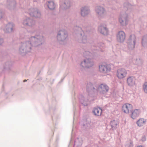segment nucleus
Returning a JSON list of instances; mask_svg holds the SVG:
<instances>
[{"label":"nucleus","mask_w":147,"mask_h":147,"mask_svg":"<svg viewBox=\"0 0 147 147\" xmlns=\"http://www.w3.org/2000/svg\"><path fill=\"white\" fill-rule=\"evenodd\" d=\"M90 12V10L87 7H84L81 9V14L83 17H84L88 15Z\"/></svg>","instance_id":"23"},{"label":"nucleus","mask_w":147,"mask_h":147,"mask_svg":"<svg viewBox=\"0 0 147 147\" xmlns=\"http://www.w3.org/2000/svg\"><path fill=\"white\" fill-rule=\"evenodd\" d=\"M134 6L131 5L128 2L125 3L124 4V10H127V11L124 13H121L119 17V21L120 25L122 26H126L128 23L127 18L128 11H132Z\"/></svg>","instance_id":"2"},{"label":"nucleus","mask_w":147,"mask_h":147,"mask_svg":"<svg viewBox=\"0 0 147 147\" xmlns=\"http://www.w3.org/2000/svg\"><path fill=\"white\" fill-rule=\"evenodd\" d=\"M80 102L84 106L87 105L88 99L87 97L84 96L82 94H80L78 96Z\"/></svg>","instance_id":"17"},{"label":"nucleus","mask_w":147,"mask_h":147,"mask_svg":"<svg viewBox=\"0 0 147 147\" xmlns=\"http://www.w3.org/2000/svg\"><path fill=\"white\" fill-rule=\"evenodd\" d=\"M146 121V120L143 118H140L137 121L136 123L138 126L141 127L145 124Z\"/></svg>","instance_id":"31"},{"label":"nucleus","mask_w":147,"mask_h":147,"mask_svg":"<svg viewBox=\"0 0 147 147\" xmlns=\"http://www.w3.org/2000/svg\"><path fill=\"white\" fill-rule=\"evenodd\" d=\"M110 124L112 130H114L117 128L119 122L117 120L114 119L110 121Z\"/></svg>","instance_id":"26"},{"label":"nucleus","mask_w":147,"mask_h":147,"mask_svg":"<svg viewBox=\"0 0 147 147\" xmlns=\"http://www.w3.org/2000/svg\"><path fill=\"white\" fill-rule=\"evenodd\" d=\"M143 88L144 92L147 93V82H145L144 83Z\"/></svg>","instance_id":"35"},{"label":"nucleus","mask_w":147,"mask_h":147,"mask_svg":"<svg viewBox=\"0 0 147 147\" xmlns=\"http://www.w3.org/2000/svg\"><path fill=\"white\" fill-rule=\"evenodd\" d=\"M109 89V87L107 84H102L96 88V92H98L101 95H105L107 93Z\"/></svg>","instance_id":"6"},{"label":"nucleus","mask_w":147,"mask_h":147,"mask_svg":"<svg viewBox=\"0 0 147 147\" xmlns=\"http://www.w3.org/2000/svg\"><path fill=\"white\" fill-rule=\"evenodd\" d=\"M74 29L75 33L79 36L78 40V42L80 43H87L88 40L87 36L85 35L84 32L81 28L76 26L74 27Z\"/></svg>","instance_id":"3"},{"label":"nucleus","mask_w":147,"mask_h":147,"mask_svg":"<svg viewBox=\"0 0 147 147\" xmlns=\"http://www.w3.org/2000/svg\"><path fill=\"white\" fill-rule=\"evenodd\" d=\"M98 31L102 34L106 36L109 33V30L105 24H101L98 27Z\"/></svg>","instance_id":"13"},{"label":"nucleus","mask_w":147,"mask_h":147,"mask_svg":"<svg viewBox=\"0 0 147 147\" xmlns=\"http://www.w3.org/2000/svg\"><path fill=\"white\" fill-rule=\"evenodd\" d=\"M130 112L131 113V117L133 119H136L139 115V111L138 109H135L134 110H132V109Z\"/></svg>","instance_id":"24"},{"label":"nucleus","mask_w":147,"mask_h":147,"mask_svg":"<svg viewBox=\"0 0 147 147\" xmlns=\"http://www.w3.org/2000/svg\"><path fill=\"white\" fill-rule=\"evenodd\" d=\"M16 2L14 0H7V7L10 10L13 9L16 6Z\"/></svg>","instance_id":"21"},{"label":"nucleus","mask_w":147,"mask_h":147,"mask_svg":"<svg viewBox=\"0 0 147 147\" xmlns=\"http://www.w3.org/2000/svg\"><path fill=\"white\" fill-rule=\"evenodd\" d=\"M107 1L109 3V4L111 5V3H110V2H111V0H107Z\"/></svg>","instance_id":"38"},{"label":"nucleus","mask_w":147,"mask_h":147,"mask_svg":"<svg viewBox=\"0 0 147 147\" xmlns=\"http://www.w3.org/2000/svg\"><path fill=\"white\" fill-rule=\"evenodd\" d=\"M146 140V139L145 137H144L142 138V140L143 141H145Z\"/></svg>","instance_id":"39"},{"label":"nucleus","mask_w":147,"mask_h":147,"mask_svg":"<svg viewBox=\"0 0 147 147\" xmlns=\"http://www.w3.org/2000/svg\"><path fill=\"white\" fill-rule=\"evenodd\" d=\"M133 106L130 104L127 103L123 105L122 107L123 111L126 113H129L132 110Z\"/></svg>","instance_id":"18"},{"label":"nucleus","mask_w":147,"mask_h":147,"mask_svg":"<svg viewBox=\"0 0 147 147\" xmlns=\"http://www.w3.org/2000/svg\"><path fill=\"white\" fill-rule=\"evenodd\" d=\"M83 142V140L80 137H78L76 139L74 142V146L77 147L81 146Z\"/></svg>","instance_id":"27"},{"label":"nucleus","mask_w":147,"mask_h":147,"mask_svg":"<svg viewBox=\"0 0 147 147\" xmlns=\"http://www.w3.org/2000/svg\"><path fill=\"white\" fill-rule=\"evenodd\" d=\"M71 2L69 0H60V8L63 10L69 8L71 6Z\"/></svg>","instance_id":"10"},{"label":"nucleus","mask_w":147,"mask_h":147,"mask_svg":"<svg viewBox=\"0 0 147 147\" xmlns=\"http://www.w3.org/2000/svg\"><path fill=\"white\" fill-rule=\"evenodd\" d=\"M3 42V38H0V45H1Z\"/></svg>","instance_id":"37"},{"label":"nucleus","mask_w":147,"mask_h":147,"mask_svg":"<svg viewBox=\"0 0 147 147\" xmlns=\"http://www.w3.org/2000/svg\"><path fill=\"white\" fill-rule=\"evenodd\" d=\"M143 61L142 58H138L136 59V63L138 65H141L143 63Z\"/></svg>","instance_id":"34"},{"label":"nucleus","mask_w":147,"mask_h":147,"mask_svg":"<svg viewBox=\"0 0 147 147\" xmlns=\"http://www.w3.org/2000/svg\"><path fill=\"white\" fill-rule=\"evenodd\" d=\"M136 42V38L135 35H130L127 41L128 48L129 50H133L135 47Z\"/></svg>","instance_id":"5"},{"label":"nucleus","mask_w":147,"mask_h":147,"mask_svg":"<svg viewBox=\"0 0 147 147\" xmlns=\"http://www.w3.org/2000/svg\"><path fill=\"white\" fill-rule=\"evenodd\" d=\"M30 15L35 18H39L41 17V13L39 10L36 8L31 7L29 8L28 12Z\"/></svg>","instance_id":"7"},{"label":"nucleus","mask_w":147,"mask_h":147,"mask_svg":"<svg viewBox=\"0 0 147 147\" xmlns=\"http://www.w3.org/2000/svg\"><path fill=\"white\" fill-rule=\"evenodd\" d=\"M97 16L99 18H102L106 12L105 8L101 6H97L95 9Z\"/></svg>","instance_id":"8"},{"label":"nucleus","mask_w":147,"mask_h":147,"mask_svg":"<svg viewBox=\"0 0 147 147\" xmlns=\"http://www.w3.org/2000/svg\"><path fill=\"white\" fill-rule=\"evenodd\" d=\"M100 71L103 73H107L109 72L111 69L110 65H101L99 66Z\"/></svg>","instance_id":"16"},{"label":"nucleus","mask_w":147,"mask_h":147,"mask_svg":"<svg viewBox=\"0 0 147 147\" xmlns=\"http://www.w3.org/2000/svg\"><path fill=\"white\" fill-rule=\"evenodd\" d=\"M135 78L133 76L128 77L127 79V85L129 86H133L135 83Z\"/></svg>","instance_id":"22"},{"label":"nucleus","mask_w":147,"mask_h":147,"mask_svg":"<svg viewBox=\"0 0 147 147\" xmlns=\"http://www.w3.org/2000/svg\"><path fill=\"white\" fill-rule=\"evenodd\" d=\"M13 64V62L10 61L6 62L4 66V70L8 71L10 70Z\"/></svg>","instance_id":"28"},{"label":"nucleus","mask_w":147,"mask_h":147,"mask_svg":"<svg viewBox=\"0 0 147 147\" xmlns=\"http://www.w3.org/2000/svg\"><path fill=\"white\" fill-rule=\"evenodd\" d=\"M142 44L145 48H147V35H144L142 38Z\"/></svg>","instance_id":"32"},{"label":"nucleus","mask_w":147,"mask_h":147,"mask_svg":"<svg viewBox=\"0 0 147 147\" xmlns=\"http://www.w3.org/2000/svg\"><path fill=\"white\" fill-rule=\"evenodd\" d=\"M57 41L61 44H64L67 37V32L65 30H60L57 33Z\"/></svg>","instance_id":"4"},{"label":"nucleus","mask_w":147,"mask_h":147,"mask_svg":"<svg viewBox=\"0 0 147 147\" xmlns=\"http://www.w3.org/2000/svg\"><path fill=\"white\" fill-rule=\"evenodd\" d=\"M94 50H92V48L91 49V51L92 53L90 52L89 51H85L83 53V56L84 57H86L88 56L94 57L95 55V54L96 53V52H95Z\"/></svg>","instance_id":"25"},{"label":"nucleus","mask_w":147,"mask_h":147,"mask_svg":"<svg viewBox=\"0 0 147 147\" xmlns=\"http://www.w3.org/2000/svg\"><path fill=\"white\" fill-rule=\"evenodd\" d=\"M48 8L50 10L54 9L55 7V5L53 1H47L46 4Z\"/></svg>","instance_id":"29"},{"label":"nucleus","mask_w":147,"mask_h":147,"mask_svg":"<svg viewBox=\"0 0 147 147\" xmlns=\"http://www.w3.org/2000/svg\"><path fill=\"white\" fill-rule=\"evenodd\" d=\"M136 147H143L142 146L140 145V146H137Z\"/></svg>","instance_id":"40"},{"label":"nucleus","mask_w":147,"mask_h":147,"mask_svg":"<svg viewBox=\"0 0 147 147\" xmlns=\"http://www.w3.org/2000/svg\"><path fill=\"white\" fill-rule=\"evenodd\" d=\"M94 64L92 60L90 59H86L81 63V65L83 67L89 68L92 66Z\"/></svg>","instance_id":"12"},{"label":"nucleus","mask_w":147,"mask_h":147,"mask_svg":"<svg viewBox=\"0 0 147 147\" xmlns=\"http://www.w3.org/2000/svg\"><path fill=\"white\" fill-rule=\"evenodd\" d=\"M105 47V45L103 43L100 42L98 43L97 45V47H96L95 46H93L92 47V50H94L95 52H96V53L97 51V50H99L100 51L103 52L104 50L103 49Z\"/></svg>","instance_id":"19"},{"label":"nucleus","mask_w":147,"mask_h":147,"mask_svg":"<svg viewBox=\"0 0 147 147\" xmlns=\"http://www.w3.org/2000/svg\"><path fill=\"white\" fill-rule=\"evenodd\" d=\"M29 33V32H27L26 33V34H28Z\"/></svg>","instance_id":"42"},{"label":"nucleus","mask_w":147,"mask_h":147,"mask_svg":"<svg viewBox=\"0 0 147 147\" xmlns=\"http://www.w3.org/2000/svg\"><path fill=\"white\" fill-rule=\"evenodd\" d=\"M26 81H27V80H24V82H26Z\"/></svg>","instance_id":"41"},{"label":"nucleus","mask_w":147,"mask_h":147,"mask_svg":"<svg viewBox=\"0 0 147 147\" xmlns=\"http://www.w3.org/2000/svg\"><path fill=\"white\" fill-rule=\"evenodd\" d=\"M133 142L131 140L126 142L125 145V147H133Z\"/></svg>","instance_id":"33"},{"label":"nucleus","mask_w":147,"mask_h":147,"mask_svg":"<svg viewBox=\"0 0 147 147\" xmlns=\"http://www.w3.org/2000/svg\"><path fill=\"white\" fill-rule=\"evenodd\" d=\"M86 89L89 95H93L96 94V89L95 88L92 84L91 82H89L87 83Z\"/></svg>","instance_id":"11"},{"label":"nucleus","mask_w":147,"mask_h":147,"mask_svg":"<svg viewBox=\"0 0 147 147\" xmlns=\"http://www.w3.org/2000/svg\"><path fill=\"white\" fill-rule=\"evenodd\" d=\"M94 115L96 116H99L101 115L102 109L99 108H94L92 111Z\"/></svg>","instance_id":"30"},{"label":"nucleus","mask_w":147,"mask_h":147,"mask_svg":"<svg viewBox=\"0 0 147 147\" xmlns=\"http://www.w3.org/2000/svg\"><path fill=\"white\" fill-rule=\"evenodd\" d=\"M14 26V24L13 23H9L5 26V28L4 29L5 33H10L13 31V29Z\"/></svg>","instance_id":"20"},{"label":"nucleus","mask_w":147,"mask_h":147,"mask_svg":"<svg viewBox=\"0 0 147 147\" xmlns=\"http://www.w3.org/2000/svg\"><path fill=\"white\" fill-rule=\"evenodd\" d=\"M127 74V70L123 68L119 69L117 71V76L120 79L124 78Z\"/></svg>","instance_id":"14"},{"label":"nucleus","mask_w":147,"mask_h":147,"mask_svg":"<svg viewBox=\"0 0 147 147\" xmlns=\"http://www.w3.org/2000/svg\"><path fill=\"white\" fill-rule=\"evenodd\" d=\"M4 14V12L2 9H0V20H1L3 17Z\"/></svg>","instance_id":"36"},{"label":"nucleus","mask_w":147,"mask_h":147,"mask_svg":"<svg viewBox=\"0 0 147 147\" xmlns=\"http://www.w3.org/2000/svg\"><path fill=\"white\" fill-rule=\"evenodd\" d=\"M117 39V41L120 42H123L125 38V34L123 31H119L116 35Z\"/></svg>","instance_id":"15"},{"label":"nucleus","mask_w":147,"mask_h":147,"mask_svg":"<svg viewBox=\"0 0 147 147\" xmlns=\"http://www.w3.org/2000/svg\"><path fill=\"white\" fill-rule=\"evenodd\" d=\"M44 39L43 37L40 35L39 33L35 31L32 33V35L30 37L29 40L22 43L19 48L20 54L25 55L31 51L32 46L37 47L41 45L43 42Z\"/></svg>","instance_id":"1"},{"label":"nucleus","mask_w":147,"mask_h":147,"mask_svg":"<svg viewBox=\"0 0 147 147\" xmlns=\"http://www.w3.org/2000/svg\"><path fill=\"white\" fill-rule=\"evenodd\" d=\"M22 24L26 27H31L35 25V22L30 17H26L24 19Z\"/></svg>","instance_id":"9"}]
</instances>
